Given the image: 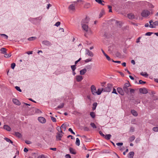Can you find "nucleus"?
<instances>
[{
  "mask_svg": "<svg viewBox=\"0 0 158 158\" xmlns=\"http://www.w3.org/2000/svg\"><path fill=\"white\" fill-rule=\"evenodd\" d=\"M23 112L26 115H32L35 113L34 109H23Z\"/></svg>",
  "mask_w": 158,
  "mask_h": 158,
  "instance_id": "1",
  "label": "nucleus"
},
{
  "mask_svg": "<svg viewBox=\"0 0 158 158\" xmlns=\"http://www.w3.org/2000/svg\"><path fill=\"white\" fill-rule=\"evenodd\" d=\"M113 87L112 84L108 83L106 85V86L103 88L104 92H109L111 91Z\"/></svg>",
  "mask_w": 158,
  "mask_h": 158,
  "instance_id": "2",
  "label": "nucleus"
},
{
  "mask_svg": "<svg viewBox=\"0 0 158 158\" xmlns=\"http://www.w3.org/2000/svg\"><path fill=\"white\" fill-rule=\"evenodd\" d=\"M130 86L131 85L129 82L126 83L124 84V85L123 87V89L126 94H128L129 93V89L128 88V87Z\"/></svg>",
  "mask_w": 158,
  "mask_h": 158,
  "instance_id": "3",
  "label": "nucleus"
},
{
  "mask_svg": "<svg viewBox=\"0 0 158 158\" xmlns=\"http://www.w3.org/2000/svg\"><path fill=\"white\" fill-rule=\"evenodd\" d=\"M150 14V12L147 10H144L142 12L141 15L143 17H147Z\"/></svg>",
  "mask_w": 158,
  "mask_h": 158,
  "instance_id": "4",
  "label": "nucleus"
},
{
  "mask_svg": "<svg viewBox=\"0 0 158 158\" xmlns=\"http://www.w3.org/2000/svg\"><path fill=\"white\" fill-rule=\"evenodd\" d=\"M90 89L92 94L94 95H96V89L95 86L94 85H92L90 87Z\"/></svg>",
  "mask_w": 158,
  "mask_h": 158,
  "instance_id": "5",
  "label": "nucleus"
},
{
  "mask_svg": "<svg viewBox=\"0 0 158 158\" xmlns=\"http://www.w3.org/2000/svg\"><path fill=\"white\" fill-rule=\"evenodd\" d=\"M117 91L121 95L123 96L124 94V91L123 88L120 87H118L117 88Z\"/></svg>",
  "mask_w": 158,
  "mask_h": 158,
  "instance_id": "6",
  "label": "nucleus"
},
{
  "mask_svg": "<svg viewBox=\"0 0 158 158\" xmlns=\"http://www.w3.org/2000/svg\"><path fill=\"white\" fill-rule=\"evenodd\" d=\"M38 120L41 123H44L46 122L45 118L42 117H39L38 118Z\"/></svg>",
  "mask_w": 158,
  "mask_h": 158,
  "instance_id": "7",
  "label": "nucleus"
},
{
  "mask_svg": "<svg viewBox=\"0 0 158 158\" xmlns=\"http://www.w3.org/2000/svg\"><path fill=\"white\" fill-rule=\"evenodd\" d=\"M85 54L91 57H93L94 56L93 53L87 49H85Z\"/></svg>",
  "mask_w": 158,
  "mask_h": 158,
  "instance_id": "8",
  "label": "nucleus"
},
{
  "mask_svg": "<svg viewBox=\"0 0 158 158\" xmlns=\"http://www.w3.org/2000/svg\"><path fill=\"white\" fill-rule=\"evenodd\" d=\"M140 93L143 94H146L148 93L147 89L145 88H141L139 89Z\"/></svg>",
  "mask_w": 158,
  "mask_h": 158,
  "instance_id": "9",
  "label": "nucleus"
},
{
  "mask_svg": "<svg viewBox=\"0 0 158 158\" xmlns=\"http://www.w3.org/2000/svg\"><path fill=\"white\" fill-rule=\"evenodd\" d=\"M89 21V19L86 17L85 19L82 20L81 22V24H82V23H83V24H86L88 23Z\"/></svg>",
  "mask_w": 158,
  "mask_h": 158,
  "instance_id": "10",
  "label": "nucleus"
},
{
  "mask_svg": "<svg viewBox=\"0 0 158 158\" xmlns=\"http://www.w3.org/2000/svg\"><path fill=\"white\" fill-rule=\"evenodd\" d=\"M81 25L83 30L86 32L88 31L89 30L88 25L87 24H83V23H82V24Z\"/></svg>",
  "mask_w": 158,
  "mask_h": 158,
  "instance_id": "11",
  "label": "nucleus"
},
{
  "mask_svg": "<svg viewBox=\"0 0 158 158\" xmlns=\"http://www.w3.org/2000/svg\"><path fill=\"white\" fill-rule=\"evenodd\" d=\"M12 102L14 104L16 105L19 106L21 104L20 102L18 99L16 98L13 99Z\"/></svg>",
  "mask_w": 158,
  "mask_h": 158,
  "instance_id": "12",
  "label": "nucleus"
},
{
  "mask_svg": "<svg viewBox=\"0 0 158 158\" xmlns=\"http://www.w3.org/2000/svg\"><path fill=\"white\" fill-rule=\"evenodd\" d=\"M43 44L45 45L46 46H49L51 45V43L48 41L44 40L42 42Z\"/></svg>",
  "mask_w": 158,
  "mask_h": 158,
  "instance_id": "13",
  "label": "nucleus"
},
{
  "mask_svg": "<svg viewBox=\"0 0 158 158\" xmlns=\"http://www.w3.org/2000/svg\"><path fill=\"white\" fill-rule=\"evenodd\" d=\"M69 152L71 154L75 155L77 154V152L75 150L72 148L70 147L69 148Z\"/></svg>",
  "mask_w": 158,
  "mask_h": 158,
  "instance_id": "14",
  "label": "nucleus"
},
{
  "mask_svg": "<svg viewBox=\"0 0 158 158\" xmlns=\"http://www.w3.org/2000/svg\"><path fill=\"white\" fill-rule=\"evenodd\" d=\"M57 135L56 136V138L59 140H61V138L62 137L63 135L60 134L59 133H56Z\"/></svg>",
  "mask_w": 158,
  "mask_h": 158,
  "instance_id": "15",
  "label": "nucleus"
},
{
  "mask_svg": "<svg viewBox=\"0 0 158 158\" xmlns=\"http://www.w3.org/2000/svg\"><path fill=\"white\" fill-rule=\"evenodd\" d=\"M3 128L4 129L9 131H10L11 129V127L7 125H4Z\"/></svg>",
  "mask_w": 158,
  "mask_h": 158,
  "instance_id": "16",
  "label": "nucleus"
},
{
  "mask_svg": "<svg viewBox=\"0 0 158 158\" xmlns=\"http://www.w3.org/2000/svg\"><path fill=\"white\" fill-rule=\"evenodd\" d=\"M102 91H104L103 88H99L98 89L97 91H96V95H99L101 94Z\"/></svg>",
  "mask_w": 158,
  "mask_h": 158,
  "instance_id": "17",
  "label": "nucleus"
},
{
  "mask_svg": "<svg viewBox=\"0 0 158 158\" xmlns=\"http://www.w3.org/2000/svg\"><path fill=\"white\" fill-rule=\"evenodd\" d=\"M13 135L19 138H20L22 136L21 134L19 132H15Z\"/></svg>",
  "mask_w": 158,
  "mask_h": 158,
  "instance_id": "18",
  "label": "nucleus"
},
{
  "mask_svg": "<svg viewBox=\"0 0 158 158\" xmlns=\"http://www.w3.org/2000/svg\"><path fill=\"white\" fill-rule=\"evenodd\" d=\"M83 79L82 76L77 75L76 76V80L78 82L81 81Z\"/></svg>",
  "mask_w": 158,
  "mask_h": 158,
  "instance_id": "19",
  "label": "nucleus"
},
{
  "mask_svg": "<svg viewBox=\"0 0 158 158\" xmlns=\"http://www.w3.org/2000/svg\"><path fill=\"white\" fill-rule=\"evenodd\" d=\"M111 137V134H108L105 135L103 138H104L105 139L107 140H109L110 139Z\"/></svg>",
  "mask_w": 158,
  "mask_h": 158,
  "instance_id": "20",
  "label": "nucleus"
},
{
  "mask_svg": "<svg viewBox=\"0 0 158 158\" xmlns=\"http://www.w3.org/2000/svg\"><path fill=\"white\" fill-rule=\"evenodd\" d=\"M35 19L34 18H30L29 19V20L32 23L35 24H36L37 23V21L35 20Z\"/></svg>",
  "mask_w": 158,
  "mask_h": 158,
  "instance_id": "21",
  "label": "nucleus"
},
{
  "mask_svg": "<svg viewBox=\"0 0 158 158\" xmlns=\"http://www.w3.org/2000/svg\"><path fill=\"white\" fill-rule=\"evenodd\" d=\"M131 114L135 116H136L138 115L137 112L134 109H131Z\"/></svg>",
  "mask_w": 158,
  "mask_h": 158,
  "instance_id": "22",
  "label": "nucleus"
},
{
  "mask_svg": "<svg viewBox=\"0 0 158 158\" xmlns=\"http://www.w3.org/2000/svg\"><path fill=\"white\" fill-rule=\"evenodd\" d=\"M86 69L85 68L84 69L80 71V74L81 75H83L86 73Z\"/></svg>",
  "mask_w": 158,
  "mask_h": 158,
  "instance_id": "23",
  "label": "nucleus"
},
{
  "mask_svg": "<svg viewBox=\"0 0 158 158\" xmlns=\"http://www.w3.org/2000/svg\"><path fill=\"white\" fill-rule=\"evenodd\" d=\"M69 10H75V5L73 4H71L69 7Z\"/></svg>",
  "mask_w": 158,
  "mask_h": 158,
  "instance_id": "24",
  "label": "nucleus"
},
{
  "mask_svg": "<svg viewBox=\"0 0 158 158\" xmlns=\"http://www.w3.org/2000/svg\"><path fill=\"white\" fill-rule=\"evenodd\" d=\"M140 74L141 75L144 76L145 77H147L148 76V74L146 72H141Z\"/></svg>",
  "mask_w": 158,
  "mask_h": 158,
  "instance_id": "25",
  "label": "nucleus"
},
{
  "mask_svg": "<svg viewBox=\"0 0 158 158\" xmlns=\"http://www.w3.org/2000/svg\"><path fill=\"white\" fill-rule=\"evenodd\" d=\"M4 139L6 140L7 142H8L9 143H10L12 145H13V142L9 138H7V137H5L4 138Z\"/></svg>",
  "mask_w": 158,
  "mask_h": 158,
  "instance_id": "26",
  "label": "nucleus"
},
{
  "mask_svg": "<svg viewBox=\"0 0 158 158\" xmlns=\"http://www.w3.org/2000/svg\"><path fill=\"white\" fill-rule=\"evenodd\" d=\"M127 17L129 19H133L135 18V16L132 14H128Z\"/></svg>",
  "mask_w": 158,
  "mask_h": 158,
  "instance_id": "27",
  "label": "nucleus"
},
{
  "mask_svg": "<svg viewBox=\"0 0 158 158\" xmlns=\"http://www.w3.org/2000/svg\"><path fill=\"white\" fill-rule=\"evenodd\" d=\"M1 51L2 53L4 54L6 53V48H1Z\"/></svg>",
  "mask_w": 158,
  "mask_h": 158,
  "instance_id": "28",
  "label": "nucleus"
},
{
  "mask_svg": "<svg viewBox=\"0 0 158 158\" xmlns=\"http://www.w3.org/2000/svg\"><path fill=\"white\" fill-rule=\"evenodd\" d=\"M95 1L102 5L104 6V5L103 3L104 2L102 0H95Z\"/></svg>",
  "mask_w": 158,
  "mask_h": 158,
  "instance_id": "29",
  "label": "nucleus"
},
{
  "mask_svg": "<svg viewBox=\"0 0 158 158\" xmlns=\"http://www.w3.org/2000/svg\"><path fill=\"white\" fill-rule=\"evenodd\" d=\"M36 37L35 36H32L29 37L27 39L29 41H33L36 39Z\"/></svg>",
  "mask_w": 158,
  "mask_h": 158,
  "instance_id": "30",
  "label": "nucleus"
},
{
  "mask_svg": "<svg viewBox=\"0 0 158 158\" xmlns=\"http://www.w3.org/2000/svg\"><path fill=\"white\" fill-rule=\"evenodd\" d=\"M135 139V137L134 135H133L131 136L129 138V141L131 142H132Z\"/></svg>",
  "mask_w": 158,
  "mask_h": 158,
  "instance_id": "31",
  "label": "nucleus"
},
{
  "mask_svg": "<svg viewBox=\"0 0 158 158\" xmlns=\"http://www.w3.org/2000/svg\"><path fill=\"white\" fill-rule=\"evenodd\" d=\"M76 144L78 146H79L80 144V141L78 138H77L76 139V141L75 142Z\"/></svg>",
  "mask_w": 158,
  "mask_h": 158,
  "instance_id": "32",
  "label": "nucleus"
},
{
  "mask_svg": "<svg viewBox=\"0 0 158 158\" xmlns=\"http://www.w3.org/2000/svg\"><path fill=\"white\" fill-rule=\"evenodd\" d=\"M90 115L91 117L93 118H95V113L94 112H90Z\"/></svg>",
  "mask_w": 158,
  "mask_h": 158,
  "instance_id": "33",
  "label": "nucleus"
},
{
  "mask_svg": "<svg viewBox=\"0 0 158 158\" xmlns=\"http://www.w3.org/2000/svg\"><path fill=\"white\" fill-rule=\"evenodd\" d=\"M135 153L134 152L132 151L131 152L128 154L127 156L129 157V156H134V155Z\"/></svg>",
  "mask_w": 158,
  "mask_h": 158,
  "instance_id": "34",
  "label": "nucleus"
},
{
  "mask_svg": "<svg viewBox=\"0 0 158 158\" xmlns=\"http://www.w3.org/2000/svg\"><path fill=\"white\" fill-rule=\"evenodd\" d=\"M105 14L104 11L103 10H102L99 15V18H101Z\"/></svg>",
  "mask_w": 158,
  "mask_h": 158,
  "instance_id": "35",
  "label": "nucleus"
},
{
  "mask_svg": "<svg viewBox=\"0 0 158 158\" xmlns=\"http://www.w3.org/2000/svg\"><path fill=\"white\" fill-rule=\"evenodd\" d=\"M73 114H74L75 115H78V116H80L81 115V114L80 113V112H78V111H74L73 112Z\"/></svg>",
  "mask_w": 158,
  "mask_h": 158,
  "instance_id": "36",
  "label": "nucleus"
},
{
  "mask_svg": "<svg viewBox=\"0 0 158 158\" xmlns=\"http://www.w3.org/2000/svg\"><path fill=\"white\" fill-rule=\"evenodd\" d=\"M90 125L94 128H97V126L94 123H90Z\"/></svg>",
  "mask_w": 158,
  "mask_h": 158,
  "instance_id": "37",
  "label": "nucleus"
},
{
  "mask_svg": "<svg viewBox=\"0 0 158 158\" xmlns=\"http://www.w3.org/2000/svg\"><path fill=\"white\" fill-rule=\"evenodd\" d=\"M85 69L86 70H88L91 69L92 68V66L91 65L88 64L85 66Z\"/></svg>",
  "mask_w": 158,
  "mask_h": 158,
  "instance_id": "38",
  "label": "nucleus"
},
{
  "mask_svg": "<svg viewBox=\"0 0 158 158\" xmlns=\"http://www.w3.org/2000/svg\"><path fill=\"white\" fill-rule=\"evenodd\" d=\"M135 131V128L132 126L130 127L129 132L131 133Z\"/></svg>",
  "mask_w": 158,
  "mask_h": 158,
  "instance_id": "39",
  "label": "nucleus"
},
{
  "mask_svg": "<svg viewBox=\"0 0 158 158\" xmlns=\"http://www.w3.org/2000/svg\"><path fill=\"white\" fill-rule=\"evenodd\" d=\"M35 113L41 114L42 113V111L40 109H35Z\"/></svg>",
  "mask_w": 158,
  "mask_h": 158,
  "instance_id": "40",
  "label": "nucleus"
},
{
  "mask_svg": "<svg viewBox=\"0 0 158 158\" xmlns=\"http://www.w3.org/2000/svg\"><path fill=\"white\" fill-rule=\"evenodd\" d=\"M61 129H64V131H65L66 130V125L65 124V123H63L61 126Z\"/></svg>",
  "mask_w": 158,
  "mask_h": 158,
  "instance_id": "41",
  "label": "nucleus"
},
{
  "mask_svg": "<svg viewBox=\"0 0 158 158\" xmlns=\"http://www.w3.org/2000/svg\"><path fill=\"white\" fill-rule=\"evenodd\" d=\"M71 67L73 71H74L76 69V65H71Z\"/></svg>",
  "mask_w": 158,
  "mask_h": 158,
  "instance_id": "42",
  "label": "nucleus"
},
{
  "mask_svg": "<svg viewBox=\"0 0 158 158\" xmlns=\"http://www.w3.org/2000/svg\"><path fill=\"white\" fill-rule=\"evenodd\" d=\"M152 130L155 132H158V127H155L152 128Z\"/></svg>",
  "mask_w": 158,
  "mask_h": 158,
  "instance_id": "43",
  "label": "nucleus"
},
{
  "mask_svg": "<svg viewBox=\"0 0 158 158\" xmlns=\"http://www.w3.org/2000/svg\"><path fill=\"white\" fill-rule=\"evenodd\" d=\"M64 104L63 103H61L60 105L57 106L58 108L60 109L63 107Z\"/></svg>",
  "mask_w": 158,
  "mask_h": 158,
  "instance_id": "44",
  "label": "nucleus"
},
{
  "mask_svg": "<svg viewBox=\"0 0 158 158\" xmlns=\"http://www.w3.org/2000/svg\"><path fill=\"white\" fill-rule=\"evenodd\" d=\"M92 60V58H88V59L85 60H84V61H85V63H87L91 61Z\"/></svg>",
  "mask_w": 158,
  "mask_h": 158,
  "instance_id": "45",
  "label": "nucleus"
},
{
  "mask_svg": "<svg viewBox=\"0 0 158 158\" xmlns=\"http://www.w3.org/2000/svg\"><path fill=\"white\" fill-rule=\"evenodd\" d=\"M97 105V102H94L93 104V107L92 109H96V106Z\"/></svg>",
  "mask_w": 158,
  "mask_h": 158,
  "instance_id": "46",
  "label": "nucleus"
},
{
  "mask_svg": "<svg viewBox=\"0 0 158 158\" xmlns=\"http://www.w3.org/2000/svg\"><path fill=\"white\" fill-rule=\"evenodd\" d=\"M105 56H106L107 60L108 61L112 60V59H110V57L107 54H106Z\"/></svg>",
  "mask_w": 158,
  "mask_h": 158,
  "instance_id": "47",
  "label": "nucleus"
},
{
  "mask_svg": "<svg viewBox=\"0 0 158 158\" xmlns=\"http://www.w3.org/2000/svg\"><path fill=\"white\" fill-rule=\"evenodd\" d=\"M4 56L6 58H9L10 57L11 55L10 54H7L6 53V54H4Z\"/></svg>",
  "mask_w": 158,
  "mask_h": 158,
  "instance_id": "48",
  "label": "nucleus"
},
{
  "mask_svg": "<svg viewBox=\"0 0 158 158\" xmlns=\"http://www.w3.org/2000/svg\"><path fill=\"white\" fill-rule=\"evenodd\" d=\"M68 131H70L72 134L73 135H75V133L73 131L72 129L71 128H69L68 129Z\"/></svg>",
  "mask_w": 158,
  "mask_h": 158,
  "instance_id": "49",
  "label": "nucleus"
},
{
  "mask_svg": "<svg viewBox=\"0 0 158 158\" xmlns=\"http://www.w3.org/2000/svg\"><path fill=\"white\" fill-rule=\"evenodd\" d=\"M112 94H114L117 95L118 94V93L116 92V89L114 88H113V91L112 92Z\"/></svg>",
  "mask_w": 158,
  "mask_h": 158,
  "instance_id": "50",
  "label": "nucleus"
},
{
  "mask_svg": "<svg viewBox=\"0 0 158 158\" xmlns=\"http://www.w3.org/2000/svg\"><path fill=\"white\" fill-rule=\"evenodd\" d=\"M50 117H51V119L53 122H56V119L55 117H54L53 116H51Z\"/></svg>",
  "mask_w": 158,
  "mask_h": 158,
  "instance_id": "51",
  "label": "nucleus"
},
{
  "mask_svg": "<svg viewBox=\"0 0 158 158\" xmlns=\"http://www.w3.org/2000/svg\"><path fill=\"white\" fill-rule=\"evenodd\" d=\"M35 19V20H36L37 21V20H39L40 21L41 19L42 18V17L41 16H39V17H37L36 18H34Z\"/></svg>",
  "mask_w": 158,
  "mask_h": 158,
  "instance_id": "52",
  "label": "nucleus"
},
{
  "mask_svg": "<svg viewBox=\"0 0 158 158\" xmlns=\"http://www.w3.org/2000/svg\"><path fill=\"white\" fill-rule=\"evenodd\" d=\"M15 65H16L15 63H12L11 65V68L13 69H14L15 67Z\"/></svg>",
  "mask_w": 158,
  "mask_h": 158,
  "instance_id": "53",
  "label": "nucleus"
},
{
  "mask_svg": "<svg viewBox=\"0 0 158 158\" xmlns=\"http://www.w3.org/2000/svg\"><path fill=\"white\" fill-rule=\"evenodd\" d=\"M146 82L145 81H143L142 80H139V83L140 84H145Z\"/></svg>",
  "mask_w": 158,
  "mask_h": 158,
  "instance_id": "54",
  "label": "nucleus"
},
{
  "mask_svg": "<svg viewBox=\"0 0 158 158\" xmlns=\"http://www.w3.org/2000/svg\"><path fill=\"white\" fill-rule=\"evenodd\" d=\"M15 89L17 90L20 92L22 91L21 89H20V87L18 86H16L15 87Z\"/></svg>",
  "mask_w": 158,
  "mask_h": 158,
  "instance_id": "55",
  "label": "nucleus"
},
{
  "mask_svg": "<svg viewBox=\"0 0 158 158\" xmlns=\"http://www.w3.org/2000/svg\"><path fill=\"white\" fill-rule=\"evenodd\" d=\"M153 34V32H147L145 34V35H147V36H150L152 34Z\"/></svg>",
  "mask_w": 158,
  "mask_h": 158,
  "instance_id": "56",
  "label": "nucleus"
},
{
  "mask_svg": "<svg viewBox=\"0 0 158 158\" xmlns=\"http://www.w3.org/2000/svg\"><path fill=\"white\" fill-rule=\"evenodd\" d=\"M91 139L90 138H88L87 137L85 139V141L86 142H89L91 141Z\"/></svg>",
  "mask_w": 158,
  "mask_h": 158,
  "instance_id": "57",
  "label": "nucleus"
},
{
  "mask_svg": "<svg viewBox=\"0 0 158 158\" xmlns=\"http://www.w3.org/2000/svg\"><path fill=\"white\" fill-rule=\"evenodd\" d=\"M84 130L85 131H89V128L87 127H84Z\"/></svg>",
  "mask_w": 158,
  "mask_h": 158,
  "instance_id": "58",
  "label": "nucleus"
},
{
  "mask_svg": "<svg viewBox=\"0 0 158 158\" xmlns=\"http://www.w3.org/2000/svg\"><path fill=\"white\" fill-rule=\"evenodd\" d=\"M123 143L122 142H118L116 143L117 145L118 146H121L123 145Z\"/></svg>",
  "mask_w": 158,
  "mask_h": 158,
  "instance_id": "59",
  "label": "nucleus"
},
{
  "mask_svg": "<svg viewBox=\"0 0 158 158\" xmlns=\"http://www.w3.org/2000/svg\"><path fill=\"white\" fill-rule=\"evenodd\" d=\"M99 133L103 137H104L105 135L101 131H99Z\"/></svg>",
  "mask_w": 158,
  "mask_h": 158,
  "instance_id": "60",
  "label": "nucleus"
},
{
  "mask_svg": "<svg viewBox=\"0 0 158 158\" xmlns=\"http://www.w3.org/2000/svg\"><path fill=\"white\" fill-rule=\"evenodd\" d=\"M153 24L155 26H158V21H156L153 23Z\"/></svg>",
  "mask_w": 158,
  "mask_h": 158,
  "instance_id": "61",
  "label": "nucleus"
},
{
  "mask_svg": "<svg viewBox=\"0 0 158 158\" xmlns=\"http://www.w3.org/2000/svg\"><path fill=\"white\" fill-rule=\"evenodd\" d=\"M60 24V22H56L55 25V26H57V27H58V26H59Z\"/></svg>",
  "mask_w": 158,
  "mask_h": 158,
  "instance_id": "62",
  "label": "nucleus"
},
{
  "mask_svg": "<svg viewBox=\"0 0 158 158\" xmlns=\"http://www.w3.org/2000/svg\"><path fill=\"white\" fill-rule=\"evenodd\" d=\"M65 158H71V156L69 154H67L65 156Z\"/></svg>",
  "mask_w": 158,
  "mask_h": 158,
  "instance_id": "63",
  "label": "nucleus"
},
{
  "mask_svg": "<svg viewBox=\"0 0 158 158\" xmlns=\"http://www.w3.org/2000/svg\"><path fill=\"white\" fill-rule=\"evenodd\" d=\"M38 158H46L44 155H42L38 156Z\"/></svg>",
  "mask_w": 158,
  "mask_h": 158,
  "instance_id": "64",
  "label": "nucleus"
}]
</instances>
